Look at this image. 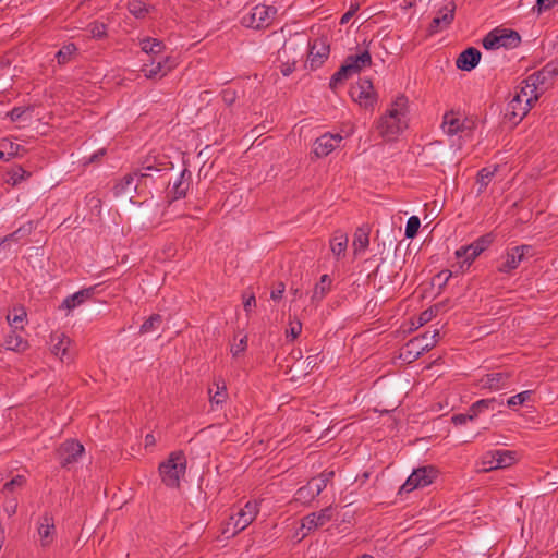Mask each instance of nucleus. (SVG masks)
<instances>
[{
    "label": "nucleus",
    "mask_w": 558,
    "mask_h": 558,
    "mask_svg": "<svg viewBox=\"0 0 558 558\" xmlns=\"http://www.w3.org/2000/svg\"><path fill=\"white\" fill-rule=\"evenodd\" d=\"M247 348V337H242L238 343L231 344L230 351L234 357L243 353Z\"/></svg>",
    "instance_id": "nucleus-50"
},
{
    "label": "nucleus",
    "mask_w": 558,
    "mask_h": 558,
    "mask_svg": "<svg viewBox=\"0 0 558 558\" xmlns=\"http://www.w3.org/2000/svg\"><path fill=\"white\" fill-rule=\"evenodd\" d=\"M34 229H35L34 222L27 221L23 226H21L17 230H15L14 232L5 235L1 240L0 245L3 243L10 242V241H19L20 239H23V238L29 235Z\"/></svg>",
    "instance_id": "nucleus-32"
},
{
    "label": "nucleus",
    "mask_w": 558,
    "mask_h": 558,
    "mask_svg": "<svg viewBox=\"0 0 558 558\" xmlns=\"http://www.w3.org/2000/svg\"><path fill=\"white\" fill-rule=\"evenodd\" d=\"M77 51V48L74 44L70 43L68 45H64L57 53L56 59L59 64H65L68 63L72 57Z\"/></svg>",
    "instance_id": "nucleus-40"
},
{
    "label": "nucleus",
    "mask_w": 558,
    "mask_h": 558,
    "mask_svg": "<svg viewBox=\"0 0 558 558\" xmlns=\"http://www.w3.org/2000/svg\"><path fill=\"white\" fill-rule=\"evenodd\" d=\"M25 317H26V313L22 312L20 315H14L13 318L8 316V320H9L11 326L17 328L19 324H21L24 320Z\"/></svg>",
    "instance_id": "nucleus-61"
},
{
    "label": "nucleus",
    "mask_w": 558,
    "mask_h": 558,
    "mask_svg": "<svg viewBox=\"0 0 558 558\" xmlns=\"http://www.w3.org/2000/svg\"><path fill=\"white\" fill-rule=\"evenodd\" d=\"M256 306V299H255V295L254 294H251L250 296H247L244 302H243V307H244V311L250 314L253 310V307Z\"/></svg>",
    "instance_id": "nucleus-59"
},
{
    "label": "nucleus",
    "mask_w": 558,
    "mask_h": 558,
    "mask_svg": "<svg viewBox=\"0 0 558 558\" xmlns=\"http://www.w3.org/2000/svg\"><path fill=\"white\" fill-rule=\"evenodd\" d=\"M344 63L349 66L353 74H359L363 69L372 65V56L366 49L359 54H350L345 58Z\"/></svg>",
    "instance_id": "nucleus-24"
},
{
    "label": "nucleus",
    "mask_w": 558,
    "mask_h": 558,
    "mask_svg": "<svg viewBox=\"0 0 558 558\" xmlns=\"http://www.w3.org/2000/svg\"><path fill=\"white\" fill-rule=\"evenodd\" d=\"M521 43V36L517 31L509 28H494L482 40L486 50H496L499 48L513 49Z\"/></svg>",
    "instance_id": "nucleus-5"
},
{
    "label": "nucleus",
    "mask_w": 558,
    "mask_h": 558,
    "mask_svg": "<svg viewBox=\"0 0 558 558\" xmlns=\"http://www.w3.org/2000/svg\"><path fill=\"white\" fill-rule=\"evenodd\" d=\"M348 242V235L342 231H336L333 233V236L330 240V250L337 258L344 255Z\"/></svg>",
    "instance_id": "nucleus-29"
},
{
    "label": "nucleus",
    "mask_w": 558,
    "mask_h": 558,
    "mask_svg": "<svg viewBox=\"0 0 558 558\" xmlns=\"http://www.w3.org/2000/svg\"><path fill=\"white\" fill-rule=\"evenodd\" d=\"M162 323V316L160 314H153L147 318L141 326V333H149L157 330Z\"/></svg>",
    "instance_id": "nucleus-39"
},
{
    "label": "nucleus",
    "mask_w": 558,
    "mask_h": 558,
    "mask_svg": "<svg viewBox=\"0 0 558 558\" xmlns=\"http://www.w3.org/2000/svg\"><path fill=\"white\" fill-rule=\"evenodd\" d=\"M286 286L283 282H278L277 286L271 290L270 298L274 301H278L282 299V295L284 293Z\"/></svg>",
    "instance_id": "nucleus-58"
},
{
    "label": "nucleus",
    "mask_w": 558,
    "mask_h": 558,
    "mask_svg": "<svg viewBox=\"0 0 558 558\" xmlns=\"http://www.w3.org/2000/svg\"><path fill=\"white\" fill-rule=\"evenodd\" d=\"M126 8L128 11L136 19H144L150 12V8L142 0H130Z\"/></svg>",
    "instance_id": "nucleus-34"
},
{
    "label": "nucleus",
    "mask_w": 558,
    "mask_h": 558,
    "mask_svg": "<svg viewBox=\"0 0 558 558\" xmlns=\"http://www.w3.org/2000/svg\"><path fill=\"white\" fill-rule=\"evenodd\" d=\"M25 482L26 478L23 475H16L3 485L2 492H13L16 487H22Z\"/></svg>",
    "instance_id": "nucleus-48"
},
{
    "label": "nucleus",
    "mask_w": 558,
    "mask_h": 558,
    "mask_svg": "<svg viewBox=\"0 0 558 558\" xmlns=\"http://www.w3.org/2000/svg\"><path fill=\"white\" fill-rule=\"evenodd\" d=\"M150 170H158L157 168L153 166H146L144 167L141 172H134V173H128L125 174L119 182L114 184L112 187V192L114 196L119 197L128 193L130 190H136V185H134V179L135 177L140 175L141 178L148 177V171Z\"/></svg>",
    "instance_id": "nucleus-20"
},
{
    "label": "nucleus",
    "mask_w": 558,
    "mask_h": 558,
    "mask_svg": "<svg viewBox=\"0 0 558 558\" xmlns=\"http://www.w3.org/2000/svg\"><path fill=\"white\" fill-rule=\"evenodd\" d=\"M354 74L350 71L349 66L343 62V64L335 72L330 78L329 87L332 90H336L340 85H342L348 78L353 76Z\"/></svg>",
    "instance_id": "nucleus-31"
},
{
    "label": "nucleus",
    "mask_w": 558,
    "mask_h": 558,
    "mask_svg": "<svg viewBox=\"0 0 558 558\" xmlns=\"http://www.w3.org/2000/svg\"><path fill=\"white\" fill-rule=\"evenodd\" d=\"M494 236L492 233L484 234L477 238L469 245L461 246L456 251L457 258H464L463 263L470 266L477 256H480L493 243Z\"/></svg>",
    "instance_id": "nucleus-11"
},
{
    "label": "nucleus",
    "mask_w": 558,
    "mask_h": 558,
    "mask_svg": "<svg viewBox=\"0 0 558 558\" xmlns=\"http://www.w3.org/2000/svg\"><path fill=\"white\" fill-rule=\"evenodd\" d=\"M517 248L507 250L506 254L501 256L500 262L497 266V270L501 274H510L519 267L522 263Z\"/></svg>",
    "instance_id": "nucleus-25"
},
{
    "label": "nucleus",
    "mask_w": 558,
    "mask_h": 558,
    "mask_svg": "<svg viewBox=\"0 0 558 558\" xmlns=\"http://www.w3.org/2000/svg\"><path fill=\"white\" fill-rule=\"evenodd\" d=\"M435 315H436L435 308H433V307H429L428 310H425L424 312H422L418 316L420 326L427 324L429 320L433 319V317Z\"/></svg>",
    "instance_id": "nucleus-56"
},
{
    "label": "nucleus",
    "mask_w": 558,
    "mask_h": 558,
    "mask_svg": "<svg viewBox=\"0 0 558 558\" xmlns=\"http://www.w3.org/2000/svg\"><path fill=\"white\" fill-rule=\"evenodd\" d=\"M307 484L312 486V489L315 492L316 497L327 487V484H325L324 480H320L319 477H313L311 478Z\"/></svg>",
    "instance_id": "nucleus-53"
},
{
    "label": "nucleus",
    "mask_w": 558,
    "mask_h": 558,
    "mask_svg": "<svg viewBox=\"0 0 558 558\" xmlns=\"http://www.w3.org/2000/svg\"><path fill=\"white\" fill-rule=\"evenodd\" d=\"M83 453V445L74 439L65 440L56 450L57 460L64 469H71L73 464L78 462Z\"/></svg>",
    "instance_id": "nucleus-10"
},
{
    "label": "nucleus",
    "mask_w": 558,
    "mask_h": 558,
    "mask_svg": "<svg viewBox=\"0 0 558 558\" xmlns=\"http://www.w3.org/2000/svg\"><path fill=\"white\" fill-rule=\"evenodd\" d=\"M475 416H473V413L470 412V409L468 410L466 413H460V414H454L452 417H451V421L454 425H463L465 424L468 421H472L474 420Z\"/></svg>",
    "instance_id": "nucleus-51"
},
{
    "label": "nucleus",
    "mask_w": 558,
    "mask_h": 558,
    "mask_svg": "<svg viewBox=\"0 0 558 558\" xmlns=\"http://www.w3.org/2000/svg\"><path fill=\"white\" fill-rule=\"evenodd\" d=\"M407 112L408 98L404 95L397 96L386 113L376 123L380 137L387 142L396 140L408 126L405 122Z\"/></svg>",
    "instance_id": "nucleus-1"
},
{
    "label": "nucleus",
    "mask_w": 558,
    "mask_h": 558,
    "mask_svg": "<svg viewBox=\"0 0 558 558\" xmlns=\"http://www.w3.org/2000/svg\"><path fill=\"white\" fill-rule=\"evenodd\" d=\"M142 50L150 54H159L165 49V44L156 38L146 37L141 40Z\"/></svg>",
    "instance_id": "nucleus-33"
},
{
    "label": "nucleus",
    "mask_w": 558,
    "mask_h": 558,
    "mask_svg": "<svg viewBox=\"0 0 558 558\" xmlns=\"http://www.w3.org/2000/svg\"><path fill=\"white\" fill-rule=\"evenodd\" d=\"M259 512V504L257 501H247L243 508L230 515L223 534L230 533L235 536L244 531L256 518Z\"/></svg>",
    "instance_id": "nucleus-4"
},
{
    "label": "nucleus",
    "mask_w": 558,
    "mask_h": 558,
    "mask_svg": "<svg viewBox=\"0 0 558 558\" xmlns=\"http://www.w3.org/2000/svg\"><path fill=\"white\" fill-rule=\"evenodd\" d=\"M295 69V62H286L281 65V73L283 76H289Z\"/></svg>",
    "instance_id": "nucleus-63"
},
{
    "label": "nucleus",
    "mask_w": 558,
    "mask_h": 558,
    "mask_svg": "<svg viewBox=\"0 0 558 558\" xmlns=\"http://www.w3.org/2000/svg\"><path fill=\"white\" fill-rule=\"evenodd\" d=\"M465 122V119L462 120L458 113L450 111L444 114L441 128L447 135L453 136L466 129Z\"/></svg>",
    "instance_id": "nucleus-23"
},
{
    "label": "nucleus",
    "mask_w": 558,
    "mask_h": 558,
    "mask_svg": "<svg viewBox=\"0 0 558 558\" xmlns=\"http://www.w3.org/2000/svg\"><path fill=\"white\" fill-rule=\"evenodd\" d=\"M335 476V471L332 470H324L317 477L324 480L325 484H329Z\"/></svg>",
    "instance_id": "nucleus-62"
},
{
    "label": "nucleus",
    "mask_w": 558,
    "mask_h": 558,
    "mask_svg": "<svg viewBox=\"0 0 558 558\" xmlns=\"http://www.w3.org/2000/svg\"><path fill=\"white\" fill-rule=\"evenodd\" d=\"M454 11L456 5L452 2L439 9L429 24V34H435L447 28L454 20Z\"/></svg>",
    "instance_id": "nucleus-16"
},
{
    "label": "nucleus",
    "mask_w": 558,
    "mask_h": 558,
    "mask_svg": "<svg viewBox=\"0 0 558 558\" xmlns=\"http://www.w3.org/2000/svg\"><path fill=\"white\" fill-rule=\"evenodd\" d=\"M94 294V288L82 289L69 296L62 302V307L66 310H73L76 306L86 302Z\"/></svg>",
    "instance_id": "nucleus-27"
},
{
    "label": "nucleus",
    "mask_w": 558,
    "mask_h": 558,
    "mask_svg": "<svg viewBox=\"0 0 558 558\" xmlns=\"http://www.w3.org/2000/svg\"><path fill=\"white\" fill-rule=\"evenodd\" d=\"M369 244V235H368V231L362 229V228H359L355 233H354V239H353V247H354V251L357 252V251H364L367 248Z\"/></svg>",
    "instance_id": "nucleus-38"
},
{
    "label": "nucleus",
    "mask_w": 558,
    "mask_h": 558,
    "mask_svg": "<svg viewBox=\"0 0 558 558\" xmlns=\"http://www.w3.org/2000/svg\"><path fill=\"white\" fill-rule=\"evenodd\" d=\"M490 457L489 461H484V464H488V470L508 468L512 465L517 460V452L510 450H493L487 453Z\"/></svg>",
    "instance_id": "nucleus-21"
},
{
    "label": "nucleus",
    "mask_w": 558,
    "mask_h": 558,
    "mask_svg": "<svg viewBox=\"0 0 558 558\" xmlns=\"http://www.w3.org/2000/svg\"><path fill=\"white\" fill-rule=\"evenodd\" d=\"M351 96L354 101L364 108H372L377 101L376 93L369 80H363L356 87H353Z\"/></svg>",
    "instance_id": "nucleus-14"
},
{
    "label": "nucleus",
    "mask_w": 558,
    "mask_h": 558,
    "mask_svg": "<svg viewBox=\"0 0 558 558\" xmlns=\"http://www.w3.org/2000/svg\"><path fill=\"white\" fill-rule=\"evenodd\" d=\"M496 171H497V168L495 167L494 169L483 168L477 172L476 183L480 185L478 194H481L485 191V189L492 181L493 177L495 175Z\"/></svg>",
    "instance_id": "nucleus-35"
},
{
    "label": "nucleus",
    "mask_w": 558,
    "mask_h": 558,
    "mask_svg": "<svg viewBox=\"0 0 558 558\" xmlns=\"http://www.w3.org/2000/svg\"><path fill=\"white\" fill-rule=\"evenodd\" d=\"M513 248H517L518 250V253L519 256H520V259L523 262L525 259H527L529 257H532L533 254H534V248L532 245H518V246H514Z\"/></svg>",
    "instance_id": "nucleus-52"
},
{
    "label": "nucleus",
    "mask_w": 558,
    "mask_h": 558,
    "mask_svg": "<svg viewBox=\"0 0 558 558\" xmlns=\"http://www.w3.org/2000/svg\"><path fill=\"white\" fill-rule=\"evenodd\" d=\"M32 109L29 107H14L11 111L7 113L12 122L25 120L31 118Z\"/></svg>",
    "instance_id": "nucleus-43"
},
{
    "label": "nucleus",
    "mask_w": 558,
    "mask_h": 558,
    "mask_svg": "<svg viewBox=\"0 0 558 558\" xmlns=\"http://www.w3.org/2000/svg\"><path fill=\"white\" fill-rule=\"evenodd\" d=\"M50 351L53 355L58 356L62 362L71 361L70 354L71 339L63 332H53L50 335Z\"/></svg>",
    "instance_id": "nucleus-17"
},
{
    "label": "nucleus",
    "mask_w": 558,
    "mask_h": 558,
    "mask_svg": "<svg viewBox=\"0 0 558 558\" xmlns=\"http://www.w3.org/2000/svg\"><path fill=\"white\" fill-rule=\"evenodd\" d=\"M497 403V400L495 398H489V399H481L476 402H474L471 407H470V412L473 413V416L477 417L482 412H484L485 410H494L495 409V404Z\"/></svg>",
    "instance_id": "nucleus-37"
},
{
    "label": "nucleus",
    "mask_w": 558,
    "mask_h": 558,
    "mask_svg": "<svg viewBox=\"0 0 558 558\" xmlns=\"http://www.w3.org/2000/svg\"><path fill=\"white\" fill-rule=\"evenodd\" d=\"M3 345L7 350L24 352L28 348V342L16 330H11L5 336Z\"/></svg>",
    "instance_id": "nucleus-28"
},
{
    "label": "nucleus",
    "mask_w": 558,
    "mask_h": 558,
    "mask_svg": "<svg viewBox=\"0 0 558 558\" xmlns=\"http://www.w3.org/2000/svg\"><path fill=\"white\" fill-rule=\"evenodd\" d=\"M329 45L324 39H314L308 46V61L312 69L319 68L329 56Z\"/></svg>",
    "instance_id": "nucleus-19"
},
{
    "label": "nucleus",
    "mask_w": 558,
    "mask_h": 558,
    "mask_svg": "<svg viewBox=\"0 0 558 558\" xmlns=\"http://www.w3.org/2000/svg\"><path fill=\"white\" fill-rule=\"evenodd\" d=\"M20 148H21V145L15 144V143H10L9 149L7 151H8V155L11 157V159L19 155Z\"/></svg>",
    "instance_id": "nucleus-64"
},
{
    "label": "nucleus",
    "mask_w": 558,
    "mask_h": 558,
    "mask_svg": "<svg viewBox=\"0 0 558 558\" xmlns=\"http://www.w3.org/2000/svg\"><path fill=\"white\" fill-rule=\"evenodd\" d=\"M482 53L475 47L463 50L456 60V66L461 71L470 72L480 63Z\"/></svg>",
    "instance_id": "nucleus-22"
},
{
    "label": "nucleus",
    "mask_w": 558,
    "mask_h": 558,
    "mask_svg": "<svg viewBox=\"0 0 558 558\" xmlns=\"http://www.w3.org/2000/svg\"><path fill=\"white\" fill-rule=\"evenodd\" d=\"M333 507L328 506L318 512H312L303 517L301 520L300 530L305 532L302 534L301 538L330 522L333 517Z\"/></svg>",
    "instance_id": "nucleus-12"
},
{
    "label": "nucleus",
    "mask_w": 558,
    "mask_h": 558,
    "mask_svg": "<svg viewBox=\"0 0 558 558\" xmlns=\"http://www.w3.org/2000/svg\"><path fill=\"white\" fill-rule=\"evenodd\" d=\"M531 390H525L520 393H517L507 400V405L511 409H513L517 405H522L531 398Z\"/></svg>",
    "instance_id": "nucleus-44"
},
{
    "label": "nucleus",
    "mask_w": 558,
    "mask_h": 558,
    "mask_svg": "<svg viewBox=\"0 0 558 558\" xmlns=\"http://www.w3.org/2000/svg\"><path fill=\"white\" fill-rule=\"evenodd\" d=\"M523 86L517 92L512 99L508 102L505 110V119L513 125H517L527 114L533 104L537 101L535 98L523 95Z\"/></svg>",
    "instance_id": "nucleus-8"
},
{
    "label": "nucleus",
    "mask_w": 558,
    "mask_h": 558,
    "mask_svg": "<svg viewBox=\"0 0 558 558\" xmlns=\"http://www.w3.org/2000/svg\"><path fill=\"white\" fill-rule=\"evenodd\" d=\"M341 141L342 136L339 134L325 133L315 141L314 154L319 158L326 157L339 146Z\"/></svg>",
    "instance_id": "nucleus-18"
},
{
    "label": "nucleus",
    "mask_w": 558,
    "mask_h": 558,
    "mask_svg": "<svg viewBox=\"0 0 558 558\" xmlns=\"http://www.w3.org/2000/svg\"><path fill=\"white\" fill-rule=\"evenodd\" d=\"M277 14L274 5L257 4L241 19V24L248 28L262 29L269 27Z\"/></svg>",
    "instance_id": "nucleus-7"
},
{
    "label": "nucleus",
    "mask_w": 558,
    "mask_h": 558,
    "mask_svg": "<svg viewBox=\"0 0 558 558\" xmlns=\"http://www.w3.org/2000/svg\"><path fill=\"white\" fill-rule=\"evenodd\" d=\"M510 378L509 373L497 372L486 374L482 379V386L484 388H488L490 390H499L507 386V383Z\"/></svg>",
    "instance_id": "nucleus-26"
},
{
    "label": "nucleus",
    "mask_w": 558,
    "mask_h": 558,
    "mask_svg": "<svg viewBox=\"0 0 558 558\" xmlns=\"http://www.w3.org/2000/svg\"><path fill=\"white\" fill-rule=\"evenodd\" d=\"M421 227V220L417 216H411L405 225L404 235L407 239H413L416 236Z\"/></svg>",
    "instance_id": "nucleus-42"
},
{
    "label": "nucleus",
    "mask_w": 558,
    "mask_h": 558,
    "mask_svg": "<svg viewBox=\"0 0 558 558\" xmlns=\"http://www.w3.org/2000/svg\"><path fill=\"white\" fill-rule=\"evenodd\" d=\"M359 9H360V4H359V3H356V2H355V3H352V4L350 5L349 11H348V12H345V13L341 16V19H340V24H341V25L347 24V23L351 20V17H352L356 12H357V10H359Z\"/></svg>",
    "instance_id": "nucleus-57"
},
{
    "label": "nucleus",
    "mask_w": 558,
    "mask_h": 558,
    "mask_svg": "<svg viewBox=\"0 0 558 558\" xmlns=\"http://www.w3.org/2000/svg\"><path fill=\"white\" fill-rule=\"evenodd\" d=\"M167 74V70L163 69L162 63L159 61L157 64L153 65L149 70H145V76L147 78H153L156 76H165Z\"/></svg>",
    "instance_id": "nucleus-49"
},
{
    "label": "nucleus",
    "mask_w": 558,
    "mask_h": 558,
    "mask_svg": "<svg viewBox=\"0 0 558 558\" xmlns=\"http://www.w3.org/2000/svg\"><path fill=\"white\" fill-rule=\"evenodd\" d=\"M438 471L433 465H425L414 470L400 487L399 494L410 493L415 488L428 486L437 477Z\"/></svg>",
    "instance_id": "nucleus-9"
},
{
    "label": "nucleus",
    "mask_w": 558,
    "mask_h": 558,
    "mask_svg": "<svg viewBox=\"0 0 558 558\" xmlns=\"http://www.w3.org/2000/svg\"><path fill=\"white\" fill-rule=\"evenodd\" d=\"M302 331V323L300 320L289 323V328L286 330V338L293 341Z\"/></svg>",
    "instance_id": "nucleus-47"
},
{
    "label": "nucleus",
    "mask_w": 558,
    "mask_h": 558,
    "mask_svg": "<svg viewBox=\"0 0 558 558\" xmlns=\"http://www.w3.org/2000/svg\"><path fill=\"white\" fill-rule=\"evenodd\" d=\"M191 181L192 172L187 168H184L167 192L166 197L168 202L171 204L174 201L184 198L190 189Z\"/></svg>",
    "instance_id": "nucleus-13"
},
{
    "label": "nucleus",
    "mask_w": 558,
    "mask_h": 558,
    "mask_svg": "<svg viewBox=\"0 0 558 558\" xmlns=\"http://www.w3.org/2000/svg\"><path fill=\"white\" fill-rule=\"evenodd\" d=\"M88 28H89V33L93 38L100 39L107 35V26L104 23H99V22L90 23Z\"/></svg>",
    "instance_id": "nucleus-46"
},
{
    "label": "nucleus",
    "mask_w": 558,
    "mask_h": 558,
    "mask_svg": "<svg viewBox=\"0 0 558 558\" xmlns=\"http://www.w3.org/2000/svg\"><path fill=\"white\" fill-rule=\"evenodd\" d=\"M315 498V492L308 484L300 487L294 494V500L301 505H310Z\"/></svg>",
    "instance_id": "nucleus-36"
},
{
    "label": "nucleus",
    "mask_w": 558,
    "mask_h": 558,
    "mask_svg": "<svg viewBox=\"0 0 558 558\" xmlns=\"http://www.w3.org/2000/svg\"><path fill=\"white\" fill-rule=\"evenodd\" d=\"M8 174H9L8 183H10L12 185H17L19 183H21L23 180H25L26 178H28L31 175V173L25 171L23 168L14 169V170L10 171Z\"/></svg>",
    "instance_id": "nucleus-45"
},
{
    "label": "nucleus",
    "mask_w": 558,
    "mask_h": 558,
    "mask_svg": "<svg viewBox=\"0 0 558 558\" xmlns=\"http://www.w3.org/2000/svg\"><path fill=\"white\" fill-rule=\"evenodd\" d=\"M3 510L8 514L9 518L13 517L17 510V499L16 498L8 499L7 502L4 504Z\"/></svg>",
    "instance_id": "nucleus-55"
},
{
    "label": "nucleus",
    "mask_w": 558,
    "mask_h": 558,
    "mask_svg": "<svg viewBox=\"0 0 558 558\" xmlns=\"http://www.w3.org/2000/svg\"><path fill=\"white\" fill-rule=\"evenodd\" d=\"M208 393H209V400H210V403L211 404H221L226 401L227 399V388H226V385L222 384L221 386L219 384H216V391L215 393L213 395V389L209 388L208 389Z\"/></svg>",
    "instance_id": "nucleus-41"
},
{
    "label": "nucleus",
    "mask_w": 558,
    "mask_h": 558,
    "mask_svg": "<svg viewBox=\"0 0 558 558\" xmlns=\"http://www.w3.org/2000/svg\"><path fill=\"white\" fill-rule=\"evenodd\" d=\"M557 76L558 62H548L524 80L523 95L538 100L539 96L554 85Z\"/></svg>",
    "instance_id": "nucleus-2"
},
{
    "label": "nucleus",
    "mask_w": 558,
    "mask_h": 558,
    "mask_svg": "<svg viewBox=\"0 0 558 558\" xmlns=\"http://www.w3.org/2000/svg\"><path fill=\"white\" fill-rule=\"evenodd\" d=\"M451 276L452 272L450 270H441L434 277V282H438L439 288L441 289L444 286L447 284Z\"/></svg>",
    "instance_id": "nucleus-54"
},
{
    "label": "nucleus",
    "mask_w": 558,
    "mask_h": 558,
    "mask_svg": "<svg viewBox=\"0 0 558 558\" xmlns=\"http://www.w3.org/2000/svg\"><path fill=\"white\" fill-rule=\"evenodd\" d=\"M331 279L328 275H323L320 280L315 284L312 293V302L322 301L330 290Z\"/></svg>",
    "instance_id": "nucleus-30"
},
{
    "label": "nucleus",
    "mask_w": 558,
    "mask_h": 558,
    "mask_svg": "<svg viewBox=\"0 0 558 558\" xmlns=\"http://www.w3.org/2000/svg\"><path fill=\"white\" fill-rule=\"evenodd\" d=\"M438 330L429 336L427 332L409 340L402 349L400 356L408 363L416 361L424 352L429 351L437 343Z\"/></svg>",
    "instance_id": "nucleus-6"
},
{
    "label": "nucleus",
    "mask_w": 558,
    "mask_h": 558,
    "mask_svg": "<svg viewBox=\"0 0 558 558\" xmlns=\"http://www.w3.org/2000/svg\"><path fill=\"white\" fill-rule=\"evenodd\" d=\"M37 532L41 547L52 544L56 535L54 519L50 512H44L37 523Z\"/></svg>",
    "instance_id": "nucleus-15"
},
{
    "label": "nucleus",
    "mask_w": 558,
    "mask_h": 558,
    "mask_svg": "<svg viewBox=\"0 0 558 558\" xmlns=\"http://www.w3.org/2000/svg\"><path fill=\"white\" fill-rule=\"evenodd\" d=\"M558 2V0H537V8H538V11L542 12V11H546V10H549L551 9L556 3Z\"/></svg>",
    "instance_id": "nucleus-60"
},
{
    "label": "nucleus",
    "mask_w": 558,
    "mask_h": 558,
    "mask_svg": "<svg viewBox=\"0 0 558 558\" xmlns=\"http://www.w3.org/2000/svg\"><path fill=\"white\" fill-rule=\"evenodd\" d=\"M186 471V458L182 451H173L160 463L159 475L162 483L170 488H179L180 480Z\"/></svg>",
    "instance_id": "nucleus-3"
}]
</instances>
